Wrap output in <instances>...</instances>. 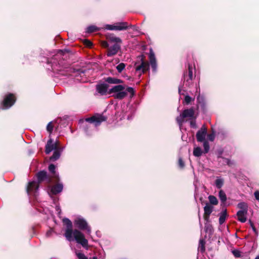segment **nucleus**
<instances>
[{"instance_id":"1","label":"nucleus","mask_w":259,"mask_h":259,"mask_svg":"<svg viewBox=\"0 0 259 259\" xmlns=\"http://www.w3.org/2000/svg\"><path fill=\"white\" fill-rule=\"evenodd\" d=\"M46 60L47 62L46 68L62 76L77 77L78 75L84 73V70L75 69L67 65L64 66V61H58L57 56H54L50 59L47 58Z\"/></svg>"},{"instance_id":"2","label":"nucleus","mask_w":259,"mask_h":259,"mask_svg":"<svg viewBox=\"0 0 259 259\" xmlns=\"http://www.w3.org/2000/svg\"><path fill=\"white\" fill-rule=\"evenodd\" d=\"M63 222L67 227L65 233V236L67 240L69 241H72L73 235L74 239L78 243L80 244L84 248L87 247L88 241L84 238L83 234L78 230L75 229L73 231L72 230V224L69 219L64 218Z\"/></svg>"},{"instance_id":"3","label":"nucleus","mask_w":259,"mask_h":259,"mask_svg":"<svg viewBox=\"0 0 259 259\" xmlns=\"http://www.w3.org/2000/svg\"><path fill=\"white\" fill-rule=\"evenodd\" d=\"M37 182L33 181L30 182L27 187V193L28 195L32 192H34V195H36L38 190V184L41 183L44 180L47 179V173L46 171H40L36 175Z\"/></svg>"},{"instance_id":"4","label":"nucleus","mask_w":259,"mask_h":259,"mask_svg":"<svg viewBox=\"0 0 259 259\" xmlns=\"http://www.w3.org/2000/svg\"><path fill=\"white\" fill-rule=\"evenodd\" d=\"M129 27L133 28L134 30L136 29V27L133 25L128 26L127 22H118L114 25L107 24L105 26V29L109 30H124L127 29Z\"/></svg>"},{"instance_id":"5","label":"nucleus","mask_w":259,"mask_h":259,"mask_svg":"<svg viewBox=\"0 0 259 259\" xmlns=\"http://www.w3.org/2000/svg\"><path fill=\"white\" fill-rule=\"evenodd\" d=\"M74 225L80 230H86L88 235H90L91 229L87 221L81 217H77L74 222Z\"/></svg>"},{"instance_id":"6","label":"nucleus","mask_w":259,"mask_h":259,"mask_svg":"<svg viewBox=\"0 0 259 259\" xmlns=\"http://www.w3.org/2000/svg\"><path fill=\"white\" fill-rule=\"evenodd\" d=\"M194 115V111L193 108L185 109L180 116L176 118L177 121L180 127L182 126L184 120L183 119L187 117H193Z\"/></svg>"},{"instance_id":"7","label":"nucleus","mask_w":259,"mask_h":259,"mask_svg":"<svg viewBox=\"0 0 259 259\" xmlns=\"http://www.w3.org/2000/svg\"><path fill=\"white\" fill-rule=\"evenodd\" d=\"M107 119V117L102 114H97L91 117L86 118L85 120L91 123H94L95 126H98L103 121H106Z\"/></svg>"},{"instance_id":"8","label":"nucleus","mask_w":259,"mask_h":259,"mask_svg":"<svg viewBox=\"0 0 259 259\" xmlns=\"http://www.w3.org/2000/svg\"><path fill=\"white\" fill-rule=\"evenodd\" d=\"M183 79L186 87H189L191 84L193 79V67L190 64L188 65V71L184 73Z\"/></svg>"},{"instance_id":"9","label":"nucleus","mask_w":259,"mask_h":259,"mask_svg":"<svg viewBox=\"0 0 259 259\" xmlns=\"http://www.w3.org/2000/svg\"><path fill=\"white\" fill-rule=\"evenodd\" d=\"M130 93L131 94V97L134 96L135 94L134 90L132 87H127L124 90H122L121 92L117 93L114 95V97L116 99L121 100L125 98L127 94Z\"/></svg>"},{"instance_id":"10","label":"nucleus","mask_w":259,"mask_h":259,"mask_svg":"<svg viewBox=\"0 0 259 259\" xmlns=\"http://www.w3.org/2000/svg\"><path fill=\"white\" fill-rule=\"evenodd\" d=\"M16 98L12 94L7 95L4 98L3 102V108L8 109L11 107L15 102Z\"/></svg>"},{"instance_id":"11","label":"nucleus","mask_w":259,"mask_h":259,"mask_svg":"<svg viewBox=\"0 0 259 259\" xmlns=\"http://www.w3.org/2000/svg\"><path fill=\"white\" fill-rule=\"evenodd\" d=\"M139 59L141 61L140 64L138 65V63L136 62L135 64V66H136V71L138 72H139L140 74L143 73H144L145 71L148 68V64L145 62L142 56L139 57Z\"/></svg>"},{"instance_id":"12","label":"nucleus","mask_w":259,"mask_h":259,"mask_svg":"<svg viewBox=\"0 0 259 259\" xmlns=\"http://www.w3.org/2000/svg\"><path fill=\"white\" fill-rule=\"evenodd\" d=\"M207 134V129L204 125L197 132L196 137L198 142H202L205 141Z\"/></svg>"},{"instance_id":"13","label":"nucleus","mask_w":259,"mask_h":259,"mask_svg":"<svg viewBox=\"0 0 259 259\" xmlns=\"http://www.w3.org/2000/svg\"><path fill=\"white\" fill-rule=\"evenodd\" d=\"M59 147L57 142L54 143L52 139H50L45 147V152L47 154H50L53 150H57Z\"/></svg>"},{"instance_id":"14","label":"nucleus","mask_w":259,"mask_h":259,"mask_svg":"<svg viewBox=\"0 0 259 259\" xmlns=\"http://www.w3.org/2000/svg\"><path fill=\"white\" fill-rule=\"evenodd\" d=\"M120 44H115L112 46L109 47L108 49L107 55L108 57H111L116 55L120 49Z\"/></svg>"},{"instance_id":"15","label":"nucleus","mask_w":259,"mask_h":259,"mask_svg":"<svg viewBox=\"0 0 259 259\" xmlns=\"http://www.w3.org/2000/svg\"><path fill=\"white\" fill-rule=\"evenodd\" d=\"M149 58L152 70L154 72H156L157 70L156 60L154 53L151 48L150 49Z\"/></svg>"},{"instance_id":"16","label":"nucleus","mask_w":259,"mask_h":259,"mask_svg":"<svg viewBox=\"0 0 259 259\" xmlns=\"http://www.w3.org/2000/svg\"><path fill=\"white\" fill-rule=\"evenodd\" d=\"M108 87V85L106 83L98 84L96 85V91L100 95H104L106 94Z\"/></svg>"},{"instance_id":"17","label":"nucleus","mask_w":259,"mask_h":259,"mask_svg":"<svg viewBox=\"0 0 259 259\" xmlns=\"http://www.w3.org/2000/svg\"><path fill=\"white\" fill-rule=\"evenodd\" d=\"M64 147L58 148L57 150H54L53 155L50 157V160L55 161L58 160L61 155V152L63 151Z\"/></svg>"},{"instance_id":"18","label":"nucleus","mask_w":259,"mask_h":259,"mask_svg":"<svg viewBox=\"0 0 259 259\" xmlns=\"http://www.w3.org/2000/svg\"><path fill=\"white\" fill-rule=\"evenodd\" d=\"M63 188V185L62 183H58L52 187L51 192L53 194H57L62 192Z\"/></svg>"},{"instance_id":"19","label":"nucleus","mask_w":259,"mask_h":259,"mask_svg":"<svg viewBox=\"0 0 259 259\" xmlns=\"http://www.w3.org/2000/svg\"><path fill=\"white\" fill-rule=\"evenodd\" d=\"M247 211H238L237 212V216L238 217V220L241 223H245L246 221V214Z\"/></svg>"},{"instance_id":"20","label":"nucleus","mask_w":259,"mask_h":259,"mask_svg":"<svg viewBox=\"0 0 259 259\" xmlns=\"http://www.w3.org/2000/svg\"><path fill=\"white\" fill-rule=\"evenodd\" d=\"M107 39L109 41L115 44H121L122 40L118 37H116L113 34H110L107 35Z\"/></svg>"},{"instance_id":"21","label":"nucleus","mask_w":259,"mask_h":259,"mask_svg":"<svg viewBox=\"0 0 259 259\" xmlns=\"http://www.w3.org/2000/svg\"><path fill=\"white\" fill-rule=\"evenodd\" d=\"M125 89V86L121 84H118L114 86L111 89H110V93H114L117 94L121 92L122 90H124Z\"/></svg>"},{"instance_id":"22","label":"nucleus","mask_w":259,"mask_h":259,"mask_svg":"<svg viewBox=\"0 0 259 259\" xmlns=\"http://www.w3.org/2000/svg\"><path fill=\"white\" fill-rule=\"evenodd\" d=\"M105 81L110 84H118L122 83V80L115 77H108L105 78Z\"/></svg>"},{"instance_id":"23","label":"nucleus","mask_w":259,"mask_h":259,"mask_svg":"<svg viewBox=\"0 0 259 259\" xmlns=\"http://www.w3.org/2000/svg\"><path fill=\"white\" fill-rule=\"evenodd\" d=\"M227 216V210L225 209L219 214V224L222 225L226 220Z\"/></svg>"},{"instance_id":"24","label":"nucleus","mask_w":259,"mask_h":259,"mask_svg":"<svg viewBox=\"0 0 259 259\" xmlns=\"http://www.w3.org/2000/svg\"><path fill=\"white\" fill-rule=\"evenodd\" d=\"M224 179L220 178L217 177L215 181V185L218 189H221L224 185Z\"/></svg>"},{"instance_id":"25","label":"nucleus","mask_w":259,"mask_h":259,"mask_svg":"<svg viewBox=\"0 0 259 259\" xmlns=\"http://www.w3.org/2000/svg\"><path fill=\"white\" fill-rule=\"evenodd\" d=\"M237 207L239 208L240 210L239 211H248V205L247 204L244 202H241L237 204Z\"/></svg>"},{"instance_id":"26","label":"nucleus","mask_w":259,"mask_h":259,"mask_svg":"<svg viewBox=\"0 0 259 259\" xmlns=\"http://www.w3.org/2000/svg\"><path fill=\"white\" fill-rule=\"evenodd\" d=\"M213 210V206L209 204L206 205L204 207V214L210 215Z\"/></svg>"},{"instance_id":"27","label":"nucleus","mask_w":259,"mask_h":259,"mask_svg":"<svg viewBox=\"0 0 259 259\" xmlns=\"http://www.w3.org/2000/svg\"><path fill=\"white\" fill-rule=\"evenodd\" d=\"M219 197L222 203H225L227 200V196L222 190H221L219 193Z\"/></svg>"},{"instance_id":"28","label":"nucleus","mask_w":259,"mask_h":259,"mask_svg":"<svg viewBox=\"0 0 259 259\" xmlns=\"http://www.w3.org/2000/svg\"><path fill=\"white\" fill-rule=\"evenodd\" d=\"M202 153L203 152L200 147H197L194 148L193 155L195 157H200L202 155Z\"/></svg>"},{"instance_id":"29","label":"nucleus","mask_w":259,"mask_h":259,"mask_svg":"<svg viewBox=\"0 0 259 259\" xmlns=\"http://www.w3.org/2000/svg\"><path fill=\"white\" fill-rule=\"evenodd\" d=\"M99 30V29L97 26L94 25H91L87 28L86 32L90 33L98 31Z\"/></svg>"},{"instance_id":"30","label":"nucleus","mask_w":259,"mask_h":259,"mask_svg":"<svg viewBox=\"0 0 259 259\" xmlns=\"http://www.w3.org/2000/svg\"><path fill=\"white\" fill-rule=\"evenodd\" d=\"M205 242L203 239L199 240L198 250L201 252H203L205 251Z\"/></svg>"},{"instance_id":"31","label":"nucleus","mask_w":259,"mask_h":259,"mask_svg":"<svg viewBox=\"0 0 259 259\" xmlns=\"http://www.w3.org/2000/svg\"><path fill=\"white\" fill-rule=\"evenodd\" d=\"M208 199H209L210 203L211 204L217 205L218 203V201L217 198L214 196H212V195L209 196Z\"/></svg>"},{"instance_id":"32","label":"nucleus","mask_w":259,"mask_h":259,"mask_svg":"<svg viewBox=\"0 0 259 259\" xmlns=\"http://www.w3.org/2000/svg\"><path fill=\"white\" fill-rule=\"evenodd\" d=\"M55 168H56V166L53 164H51L49 166V170L51 174L54 175V176L55 177H58V175H56L55 173Z\"/></svg>"},{"instance_id":"33","label":"nucleus","mask_w":259,"mask_h":259,"mask_svg":"<svg viewBox=\"0 0 259 259\" xmlns=\"http://www.w3.org/2000/svg\"><path fill=\"white\" fill-rule=\"evenodd\" d=\"M125 64L123 63H120L116 67V68L119 73H121L125 68Z\"/></svg>"},{"instance_id":"34","label":"nucleus","mask_w":259,"mask_h":259,"mask_svg":"<svg viewBox=\"0 0 259 259\" xmlns=\"http://www.w3.org/2000/svg\"><path fill=\"white\" fill-rule=\"evenodd\" d=\"M203 147H204V153H207L209 151V145L207 141H204L203 142Z\"/></svg>"},{"instance_id":"35","label":"nucleus","mask_w":259,"mask_h":259,"mask_svg":"<svg viewBox=\"0 0 259 259\" xmlns=\"http://www.w3.org/2000/svg\"><path fill=\"white\" fill-rule=\"evenodd\" d=\"M192 98L189 96V95H186L185 96V102L186 104H189L190 103V102L192 101Z\"/></svg>"},{"instance_id":"36","label":"nucleus","mask_w":259,"mask_h":259,"mask_svg":"<svg viewBox=\"0 0 259 259\" xmlns=\"http://www.w3.org/2000/svg\"><path fill=\"white\" fill-rule=\"evenodd\" d=\"M232 252L236 257H240L241 256V252L238 250H233Z\"/></svg>"},{"instance_id":"37","label":"nucleus","mask_w":259,"mask_h":259,"mask_svg":"<svg viewBox=\"0 0 259 259\" xmlns=\"http://www.w3.org/2000/svg\"><path fill=\"white\" fill-rule=\"evenodd\" d=\"M53 130V126L52 124V122H50L47 126V130L50 133H51Z\"/></svg>"},{"instance_id":"38","label":"nucleus","mask_w":259,"mask_h":259,"mask_svg":"<svg viewBox=\"0 0 259 259\" xmlns=\"http://www.w3.org/2000/svg\"><path fill=\"white\" fill-rule=\"evenodd\" d=\"M76 254L79 259H88L85 255L81 252H76Z\"/></svg>"},{"instance_id":"39","label":"nucleus","mask_w":259,"mask_h":259,"mask_svg":"<svg viewBox=\"0 0 259 259\" xmlns=\"http://www.w3.org/2000/svg\"><path fill=\"white\" fill-rule=\"evenodd\" d=\"M224 162L226 163L229 166H231L234 164L233 161H231L230 159L227 158H223Z\"/></svg>"},{"instance_id":"40","label":"nucleus","mask_w":259,"mask_h":259,"mask_svg":"<svg viewBox=\"0 0 259 259\" xmlns=\"http://www.w3.org/2000/svg\"><path fill=\"white\" fill-rule=\"evenodd\" d=\"M214 137H215V136H214V133L210 134L207 135V138H208V140L211 142L213 141V140L214 139Z\"/></svg>"},{"instance_id":"41","label":"nucleus","mask_w":259,"mask_h":259,"mask_svg":"<svg viewBox=\"0 0 259 259\" xmlns=\"http://www.w3.org/2000/svg\"><path fill=\"white\" fill-rule=\"evenodd\" d=\"M190 126L192 128H197V125L195 120H191L190 122Z\"/></svg>"},{"instance_id":"42","label":"nucleus","mask_w":259,"mask_h":259,"mask_svg":"<svg viewBox=\"0 0 259 259\" xmlns=\"http://www.w3.org/2000/svg\"><path fill=\"white\" fill-rule=\"evenodd\" d=\"M179 165L181 168H183L185 166L184 162L181 158L179 159Z\"/></svg>"},{"instance_id":"43","label":"nucleus","mask_w":259,"mask_h":259,"mask_svg":"<svg viewBox=\"0 0 259 259\" xmlns=\"http://www.w3.org/2000/svg\"><path fill=\"white\" fill-rule=\"evenodd\" d=\"M56 210L58 212V215L61 214V208L59 205L56 206Z\"/></svg>"},{"instance_id":"44","label":"nucleus","mask_w":259,"mask_h":259,"mask_svg":"<svg viewBox=\"0 0 259 259\" xmlns=\"http://www.w3.org/2000/svg\"><path fill=\"white\" fill-rule=\"evenodd\" d=\"M182 91H183L184 92L185 91V90H183V87L180 86L179 87V94L180 95H184V93H182Z\"/></svg>"},{"instance_id":"45","label":"nucleus","mask_w":259,"mask_h":259,"mask_svg":"<svg viewBox=\"0 0 259 259\" xmlns=\"http://www.w3.org/2000/svg\"><path fill=\"white\" fill-rule=\"evenodd\" d=\"M254 197L255 199L259 201V191H256L254 193Z\"/></svg>"},{"instance_id":"46","label":"nucleus","mask_w":259,"mask_h":259,"mask_svg":"<svg viewBox=\"0 0 259 259\" xmlns=\"http://www.w3.org/2000/svg\"><path fill=\"white\" fill-rule=\"evenodd\" d=\"M102 46H103V47H104V48H106L108 49L109 48V45L107 41H103Z\"/></svg>"},{"instance_id":"47","label":"nucleus","mask_w":259,"mask_h":259,"mask_svg":"<svg viewBox=\"0 0 259 259\" xmlns=\"http://www.w3.org/2000/svg\"><path fill=\"white\" fill-rule=\"evenodd\" d=\"M251 227L252 228V230L253 231V232L256 234H257V230L256 229V228H255V227L254 226L253 224L251 223Z\"/></svg>"},{"instance_id":"48","label":"nucleus","mask_w":259,"mask_h":259,"mask_svg":"<svg viewBox=\"0 0 259 259\" xmlns=\"http://www.w3.org/2000/svg\"><path fill=\"white\" fill-rule=\"evenodd\" d=\"M52 230H49V231H48L46 233V236L47 237H50L52 233Z\"/></svg>"},{"instance_id":"49","label":"nucleus","mask_w":259,"mask_h":259,"mask_svg":"<svg viewBox=\"0 0 259 259\" xmlns=\"http://www.w3.org/2000/svg\"><path fill=\"white\" fill-rule=\"evenodd\" d=\"M209 216H210V215H206V214H204V220H205L207 222H208L209 221Z\"/></svg>"},{"instance_id":"50","label":"nucleus","mask_w":259,"mask_h":259,"mask_svg":"<svg viewBox=\"0 0 259 259\" xmlns=\"http://www.w3.org/2000/svg\"><path fill=\"white\" fill-rule=\"evenodd\" d=\"M86 45H87L88 47H91V46H92V43L90 41H89V40H86Z\"/></svg>"},{"instance_id":"51","label":"nucleus","mask_w":259,"mask_h":259,"mask_svg":"<svg viewBox=\"0 0 259 259\" xmlns=\"http://www.w3.org/2000/svg\"><path fill=\"white\" fill-rule=\"evenodd\" d=\"M208 226H207V225H205V231L207 232L208 229Z\"/></svg>"},{"instance_id":"52","label":"nucleus","mask_w":259,"mask_h":259,"mask_svg":"<svg viewBox=\"0 0 259 259\" xmlns=\"http://www.w3.org/2000/svg\"><path fill=\"white\" fill-rule=\"evenodd\" d=\"M254 259H259V254L257 255Z\"/></svg>"},{"instance_id":"53","label":"nucleus","mask_w":259,"mask_h":259,"mask_svg":"<svg viewBox=\"0 0 259 259\" xmlns=\"http://www.w3.org/2000/svg\"><path fill=\"white\" fill-rule=\"evenodd\" d=\"M93 259H98V258H97V257H96V256H94V257H93Z\"/></svg>"},{"instance_id":"54","label":"nucleus","mask_w":259,"mask_h":259,"mask_svg":"<svg viewBox=\"0 0 259 259\" xmlns=\"http://www.w3.org/2000/svg\"><path fill=\"white\" fill-rule=\"evenodd\" d=\"M127 119H128V120H130V119H131V117H130L129 116H128Z\"/></svg>"}]
</instances>
